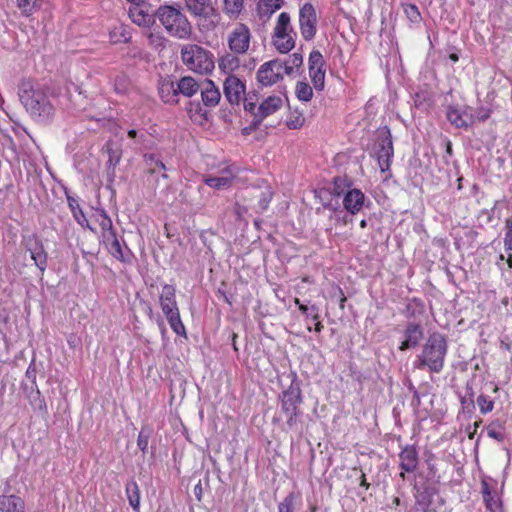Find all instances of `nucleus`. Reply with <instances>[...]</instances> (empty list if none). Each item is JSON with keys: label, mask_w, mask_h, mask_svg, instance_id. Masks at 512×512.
I'll list each match as a JSON object with an SVG mask.
<instances>
[{"label": "nucleus", "mask_w": 512, "mask_h": 512, "mask_svg": "<svg viewBox=\"0 0 512 512\" xmlns=\"http://www.w3.org/2000/svg\"><path fill=\"white\" fill-rule=\"evenodd\" d=\"M19 98L35 122L48 124L53 120L56 113L55 98L40 86L23 81L19 88Z\"/></svg>", "instance_id": "nucleus-1"}, {"label": "nucleus", "mask_w": 512, "mask_h": 512, "mask_svg": "<svg viewBox=\"0 0 512 512\" xmlns=\"http://www.w3.org/2000/svg\"><path fill=\"white\" fill-rule=\"evenodd\" d=\"M165 31L174 38L188 40L192 36V25L183 11L173 5H161L156 12Z\"/></svg>", "instance_id": "nucleus-2"}, {"label": "nucleus", "mask_w": 512, "mask_h": 512, "mask_svg": "<svg viewBox=\"0 0 512 512\" xmlns=\"http://www.w3.org/2000/svg\"><path fill=\"white\" fill-rule=\"evenodd\" d=\"M447 354V340L440 333H433L426 341L421 354L414 363L418 369L427 368L430 372L438 373L444 366Z\"/></svg>", "instance_id": "nucleus-3"}, {"label": "nucleus", "mask_w": 512, "mask_h": 512, "mask_svg": "<svg viewBox=\"0 0 512 512\" xmlns=\"http://www.w3.org/2000/svg\"><path fill=\"white\" fill-rule=\"evenodd\" d=\"M181 59L189 70L199 74H207L214 69V55L196 44L183 45Z\"/></svg>", "instance_id": "nucleus-4"}, {"label": "nucleus", "mask_w": 512, "mask_h": 512, "mask_svg": "<svg viewBox=\"0 0 512 512\" xmlns=\"http://www.w3.org/2000/svg\"><path fill=\"white\" fill-rule=\"evenodd\" d=\"M296 32L291 24L290 15L282 12L278 15L272 34V44L282 54L290 52L295 47Z\"/></svg>", "instance_id": "nucleus-5"}, {"label": "nucleus", "mask_w": 512, "mask_h": 512, "mask_svg": "<svg viewBox=\"0 0 512 512\" xmlns=\"http://www.w3.org/2000/svg\"><path fill=\"white\" fill-rule=\"evenodd\" d=\"M293 379L291 385L281 394V410L286 416V424L289 428H293L297 423L299 414V405L302 403L301 388L297 382V376L292 374Z\"/></svg>", "instance_id": "nucleus-6"}, {"label": "nucleus", "mask_w": 512, "mask_h": 512, "mask_svg": "<svg viewBox=\"0 0 512 512\" xmlns=\"http://www.w3.org/2000/svg\"><path fill=\"white\" fill-rule=\"evenodd\" d=\"M251 39V31L249 27L243 23L235 24L226 36V42L230 52L236 55H244L249 51Z\"/></svg>", "instance_id": "nucleus-7"}, {"label": "nucleus", "mask_w": 512, "mask_h": 512, "mask_svg": "<svg viewBox=\"0 0 512 512\" xmlns=\"http://www.w3.org/2000/svg\"><path fill=\"white\" fill-rule=\"evenodd\" d=\"M285 65L282 60L273 59L260 65L256 72L257 83L262 87H270L284 78Z\"/></svg>", "instance_id": "nucleus-8"}, {"label": "nucleus", "mask_w": 512, "mask_h": 512, "mask_svg": "<svg viewBox=\"0 0 512 512\" xmlns=\"http://www.w3.org/2000/svg\"><path fill=\"white\" fill-rule=\"evenodd\" d=\"M394 155L393 143L390 130L385 128L378 134L376 156L381 172L390 169L392 158Z\"/></svg>", "instance_id": "nucleus-9"}, {"label": "nucleus", "mask_w": 512, "mask_h": 512, "mask_svg": "<svg viewBox=\"0 0 512 512\" xmlns=\"http://www.w3.org/2000/svg\"><path fill=\"white\" fill-rule=\"evenodd\" d=\"M299 29L305 40L309 41L315 37L317 16L315 8L310 3H305L299 10Z\"/></svg>", "instance_id": "nucleus-10"}, {"label": "nucleus", "mask_w": 512, "mask_h": 512, "mask_svg": "<svg viewBox=\"0 0 512 512\" xmlns=\"http://www.w3.org/2000/svg\"><path fill=\"white\" fill-rule=\"evenodd\" d=\"M447 119L456 128L467 129L475 123L473 109L469 106L451 105L447 108Z\"/></svg>", "instance_id": "nucleus-11"}, {"label": "nucleus", "mask_w": 512, "mask_h": 512, "mask_svg": "<svg viewBox=\"0 0 512 512\" xmlns=\"http://www.w3.org/2000/svg\"><path fill=\"white\" fill-rule=\"evenodd\" d=\"M224 95L232 105H238L245 97L246 86L235 75H229L223 85Z\"/></svg>", "instance_id": "nucleus-12"}, {"label": "nucleus", "mask_w": 512, "mask_h": 512, "mask_svg": "<svg viewBox=\"0 0 512 512\" xmlns=\"http://www.w3.org/2000/svg\"><path fill=\"white\" fill-rule=\"evenodd\" d=\"M160 303L167 320H180L179 310L175 301L174 286L166 284L162 287Z\"/></svg>", "instance_id": "nucleus-13"}, {"label": "nucleus", "mask_w": 512, "mask_h": 512, "mask_svg": "<svg viewBox=\"0 0 512 512\" xmlns=\"http://www.w3.org/2000/svg\"><path fill=\"white\" fill-rule=\"evenodd\" d=\"M245 194L250 197V202L245 210L253 209L256 212H262L267 209L269 202L272 198L270 188H252L245 191Z\"/></svg>", "instance_id": "nucleus-14"}, {"label": "nucleus", "mask_w": 512, "mask_h": 512, "mask_svg": "<svg viewBox=\"0 0 512 512\" xmlns=\"http://www.w3.org/2000/svg\"><path fill=\"white\" fill-rule=\"evenodd\" d=\"M287 100L285 94L282 95H271L264 99L257 108L256 117L260 120L274 114L284 105Z\"/></svg>", "instance_id": "nucleus-15"}, {"label": "nucleus", "mask_w": 512, "mask_h": 512, "mask_svg": "<svg viewBox=\"0 0 512 512\" xmlns=\"http://www.w3.org/2000/svg\"><path fill=\"white\" fill-rule=\"evenodd\" d=\"M186 10L197 19H207L215 12L211 0H184Z\"/></svg>", "instance_id": "nucleus-16"}, {"label": "nucleus", "mask_w": 512, "mask_h": 512, "mask_svg": "<svg viewBox=\"0 0 512 512\" xmlns=\"http://www.w3.org/2000/svg\"><path fill=\"white\" fill-rule=\"evenodd\" d=\"M103 243L107 247L109 253L116 259L126 262L129 260V250L128 248L120 243L119 239L116 236V233H108L107 236L102 238Z\"/></svg>", "instance_id": "nucleus-17"}, {"label": "nucleus", "mask_w": 512, "mask_h": 512, "mask_svg": "<svg viewBox=\"0 0 512 512\" xmlns=\"http://www.w3.org/2000/svg\"><path fill=\"white\" fill-rule=\"evenodd\" d=\"M424 332L420 323L411 322L404 331V340L400 345L401 350H406L418 345Z\"/></svg>", "instance_id": "nucleus-18"}, {"label": "nucleus", "mask_w": 512, "mask_h": 512, "mask_svg": "<svg viewBox=\"0 0 512 512\" xmlns=\"http://www.w3.org/2000/svg\"><path fill=\"white\" fill-rule=\"evenodd\" d=\"M236 174L235 167H228L221 171L219 176L207 177L204 182L207 186L214 189H225L231 186Z\"/></svg>", "instance_id": "nucleus-19"}, {"label": "nucleus", "mask_w": 512, "mask_h": 512, "mask_svg": "<svg viewBox=\"0 0 512 512\" xmlns=\"http://www.w3.org/2000/svg\"><path fill=\"white\" fill-rule=\"evenodd\" d=\"M365 201L364 193L359 189H350L346 192L343 198L344 208L351 214L358 213Z\"/></svg>", "instance_id": "nucleus-20"}, {"label": "nucleus", "mask_w": 512, "mask_h": 512, "mask_svg": "<svg viewBox=\"0 0 512 512\" xmlns=\"http://www.w3.org/2000/svg\"><path fill=\"white\" fill-rule=\"evenodd\" d=\"M400 468L405 472H413L418 465V452L413 445L405 446L399 454Z\"/></svg>", "instance_id": "nucleus-21"}, {"label": "nucleus", "mask_w": 512, "mask_h": 512, "mask_svg": "<svg viewBox=\"0 0 512 512\" xmlns=\"http://www.w3.org/2000/svg\"><path fill=\"white\" fill-rule=\"evenodd\" d=\"M159 96L167 104L178 103V93L176 84L169 78H163L159 81Z\"/></svg>", "instance_id": "nucleus-22"}, {"label": "nucleus", "mask_w": 512, "mask_h": 512, "mask_svg": "<svg viewBox=\"0 0 512 512\" xmlns=\"http://www.w3.org/2000/svg\"><path fill=\"white\" fill-rule=\"evenodd\" d=\"M201 97L202 101L206 106H216L219 103L220 100V91L215 86L214 82L211 80L206 79L201 84Z\"/></svg>", "instance_id": "nucleus-23"}, {"label": "nucleus", "mask_w": 512, "mask_h": 512, "mask_svg": "<svg viewBox=\"0 0 512 512\" xmlns=\"http://www.w3.org/2000/svg\"><path fill=\"white\" fill-rule=\"evenodd\" d=\"M239 55H236L232 52L226 53L219 57L218 59V68L221 72L224 74L233 75L235 71H237L240 68L241 61L238 57Z\"/></svg>", "instance_id": "nucleus-24"}, {"label": "nucleus", "mask_w": 512, "mask_h": 512, "mask_svg": "<svg viewBox=\"0 0 512 512\" xmlns=\"http://www.w3.org/2000/svg\"><path fill=\"white\" fill-rule=\"evenodd\" d=\"M483 499L489 512H502L501 501L496 493L490 489L489 483L486 480L482 481Z\"/></svg>", "instance_id": "nucleus-25"}, {"label": "nucleus", "mask_w": 512, "mask_h": 512, "mask_svg": "<svg viewBox=\"0 0 512 512\" xmlns=\"http://www.w3.org/2000/svg\"><path fill=\"white\" fill-rule=\"evenodd\" d=\"M0 512H25L24 502L15 495L0 496Z\"/></svg>", "instance_id": "nucleus-26"}, {"label": "nucleus", "mask_w": 512, "mask_h": 512, "mask_svg": "<svg viewBox=\"0 0 512 512\" xmlns=\"http://www.w3.org/2000/svg\"><path fill=\"white\" fill-rule=\"evenodd\" d=\"M176 86L178 95L181 94L185 97H192L201 87L194 78L189 76L182 77Z\"/></svg>", "instance_id": "nucleus-27"}, {"label": "nucleus", "mask_w": 512, "mask_h": 512, "mask_svg": "<svg viewBox=\"0 0 512 512\" xmlns=\"http://www.w3.org/2000/svg\"><path fill=\"white\" fill-rule=\"evenodd\" d=\"M306 119L303 111L298 108H289L285 125L291 130H299L305 125Z\"/></svg>", "instance_id": "nucleus-28"}, {"label": "nucleus", "mask_w": 512, "mask_h": 512, "mask_svg": "<svg viewBox=\"0 0 512 512\" xmlns=\"http://www.w3.org/2000/svg\"><path fill=\"white\" fill-rule=\"evenodd\" d=\"M31 259L35 265L43 272L47 265V253L44 250L42 243L39 240H35V246L29 248Z\"/></svg>", "instance_id": "nucleus-29"}, {"label": "nucleus", "mask_w": 512, "mask_h": 512, "mask_svg": "<svg viewBox=\"0 0 512 512\" xmlns=\"http://www.w3.org/2000/svg\"><path fill=\"white\" fill-rule=\"evenodd\" d=\"M129 17L131 21L138 26L149 27L153 23L152 16L139 6H135L129 10Z\"/></svg>", "instance_id": "nucleus-30"}, {"label": "nucleus", "mask_w": 512, "mask_h": 512, "mask_svg": "<svg viewBox=\"0 0 512 512\" xmlns=\"http://www.w3.org/2000/svg\"><path fill=\"white\" fill-rule=\"evenodd\" d=\"M93 216L101 228V238L115 232L111 218L103 209H96Z\"/></svg>", "instance_id": "nucleus-31"}, {"label": "nucleus", "mask_w": 512, "mask_h": 512, "mask_svg": "<svg viewBox=\"0 0 512 512\" xmlns=\"http://www.w3.org/2000/svg\"><path fill=\"white\" fill-rule=\"evenodd\" d=\"M244 9V0H223V12L231 19L240 16Z\"/></svg>", "instance_id": "nucleus-32"}, {"label": "nucleus", "mask_w": 512, "mask_h": 512, "mask_svg": "<svg viewBox=\"0 0 512 512\" xmlns=\"http://www.w3.org/2000/svg\"><path fill=\"white\" fill-rule=\"evenodd\" d=\"M126 495L133 510L138 511L140 506V490L134 480L126 484Z\"/></svg>", "instance_id": "nucleus-33"}, {"label": "nucleus", "mask_w": 512, "mask_h": 512, "mask_svg": "<svg viewBox=\"0 0 512 512\" xmlns=\"http://www.w3.org/2000/svg\"><path fill=\"white\" fill-rule=\"evenodd\" d=\"M43 4V0H16V5L21 14L28 17L38 11Z\"/></svg>", "instance_id": "nucleus-34"}, {"label": "nucleus", "mask_w": 512, "mask_h": 512, "mask_svg": "<svg viewBox=\"0 0 512 512\" xmlns=\"http://www.w3.org/2000/svg\"><path fill=\"white\" fill-rule=\"evenodd\" d=\"M109 39L113 44L126 43L130 39V34L124 25L119 24L110 29Z\"/></svg>", "instance_id": "nucleus-35"}, {"label": "nucleus", "mask_w": 512, "mask_h": 512, "mask_svg": "<svg viewBox=\"0 0 512 512\" xmlns=\"http://www.w3.org/2000/svg\"><path fill=\"white\" fill-rule=\"evenodd\" d=\"M69 207L72 211L73 217L76 220V222L81 225L83 228H88L90 230H93V228L89 225V222L80 208L78 202L74 199H68Z\"/></svg>", "instance_id": "nucleus-36"}, {"label": "nucleus", "mask_w": 512, "mask_h": 512, "mask_svg": "<svg viewBox=\"0 0 512 512\" xmlns=\"http://www.w3.org/2000/svg\"><path fill=\"white\" fill-rule=\"evenodd\" d=\"M283 0H260L258 11L263 16H270L281 8Z\"/></svg>", "instance_id": "nucleus-37"}, {"label": "nucleus", "mask_w": 512, "mask_h": 512, "mask_svg": "<svg viewBox=\"0 0 512 512\" xmlns=\"http://www.w3.org/2000/svg\"><path fill=\"white\" fill-rule=\"evenodd\" d=\"M295 95L299 101L309 102L313 97V89L308 83L299 81L295 86Z\"/></svg>", "instance_id": "nucleus-38"}, {"label": "nucleus", "mask_w": 512, "mask_h": 512, "mask_svg": "<svg viewBox=\"0 0 512 512\" xmlns=\"http://www.w3.org/2000/svg\"><path fill=\"white\" fill-rule=\"evenodd\" d=\"M303 63V56L300 53H293L289 56L286 61H282V64L285 65V74L291 75L294 73V70L300 67Z\"/></svg>", "instance_id": "nucleus-39"}, {"label": "nucleus", "mask_w": 512, "mask_h": 512, "mask_svg": "<svg viewBox=\"0 0 512 512\" xmlns=\"http://www.w3.org/2000/svg\"><path fill=\"white\" fill-rule=\"evenodd\" d=\"M309 76L316 90H322L325 83L324 67L309 69Z\"/></svg>", "instance_id": "nucleus-40"}, {"label": "nucleus", "mask_w": 512, "mask_h": 512, "mask_svg": "<svg viewBox=\"0 0 512 512\" xmlns=\"http://www.w3.org/2000/svg\"><path fill=\"white\" fill-rule=\"evenodd\" d=\"M505 252L507 254V263L512 268V220L507 222V231L504 238Z\"/></svg>", "instance_id": "nucleus-41"}, {"label": "nucleus", "mask_w": 512, "mask_h": 512, "mask_svg": "<svg viewBox=\"0 0 512 512\" xmlns=\"http://www.w3.org/2000/svg\"><path fill=\"white\" fill-rule=\"evenodd\" d=\"M476 403L482 414L490 413L494 408V401L483 394L477 397Z\"/></svg>", "instance_id": "nucleus-42"}, {"label": "nucleus", "mask_w": 512, "mask_h": 512, "mask_svg": "<svg viewBox=\"0 0 512 512\" xmlns=\"http://www.w3.org/2000/svg\"><path fill=\"white\" fill-rule=\"evenodd\" d=\"M297 496L294 493H289L282 502L278 505L279 512H293Z\"/></svg>", "instance_id": "nucleus-43"}, {"label": "nucleus", "mask_w": 512, "mask_h": 512, "mask_svg": "<svg viewBox=\"0 0 512 512\" xmlns=\"http://www.w3.org/2000/svg\"><path fill=\"white\" fill-rule=\"evenodd\" d=\"M404 12L407 18L413 23H417L421 19V15L418 8L413 4H406L404 6Z\"/></svg>", "instance_id": "nucleus-44"}, {"label": "nucleus", "mask_w": 512, "mask_h": 512, "mask_svg": "<svg viewBox=\"0 0 512 512\" xmlns=\"http://www.w3.org/2000/svg\"><path fill=\"white\" fill-rule=\"evenodd\" d=\"M309 69L324 67V59L319 51H312L309 55Z\"/></svg>", "instance_id": "nucleus-45"}, {"label": "nucleus", "mask_w": 512, "mask_h": 512, "mask_svg": "<svg viewBox=\"0 0 512 512\" xmlns=\"http://www.w3.org/2000/svg\"><path fill=\"white\" fill-rule=\"evenodd\" d=\"M31 405L34 409L42 412H46L47 410L46 402L43 398H41L40 391L38 389L36 390V397L31 400Z\"/></svg>", "instance_id": "nucleus-46"}, {"label": "nucleus", "mask_w": 512, "mask_h": 512, "mask_svg": "<svg viewBox=\"0 0 512 512\" xmlns=\"http://www.w3.org/2000/svg\"><path fill=\"white\" fill-rule=\"evenodd\" d=\"M167 324L175 334L182 336L184 339L187 338L183 322H167Z\"/></svg>", "instance_id": "nucleus-47"}, {"label": "nucleus", "mask_w": 512, "mask_h": 512, "mask_svg": "<svg viewBox=\"0 0 512 512\" xmlns=\"http://www.w3.org/2000/svg\"><path fill=\"white\" fill-rule=\"evenodd\" d=\"M490 114L491 110L489 108L479 107L474 114L475 121H485L490 117Z\"/></svg>", "instance_id": "nucleus-48"}, {"label": "nucleus", "mask_w": 512, "mask_h": 512, "mask_svg": "<svg viewBox=\"0 0 512 512\" xmlns=\"http://www.w3.org/2000/svg\"><path fill=\"white\" fill-rule=\"evenodd\" d=\"M145 160L148 165H155L160 169H165L164 163L154 154L145 155Z\"/></svg>", "instance_id": "nucleus-49"}, {"label": "nucleus", "mask_w": 512, "mask_h": 512, "mask_svg": "<svg viewBox=\"0 0 512 512\" xmlns=\"http://www.w3.org/2000/svg\"><path fill=\"white\" fill-rule=\"evenodd\" d=\"M121 159V153L119 151L109 150V164L112 166H116Z\"/></svg>", "instance_id": "nucleus-50"}, {"label": "nucleus", "mask_w": 512, "mask_h": 512, "mask_svg": "<svg viewBox=\"0 0 512 512\" xmlns=\"http://www.w3.org/2000/svg\"><path fill=\"white\" fill-rule=\"evenodd\" d=\"M26 377L31 381L33 385H36V370L33 367V364H30L27 371Z\"/></svg>", "instance_id": "nucleus-51"}, {"label": "nucleus", "mask_w": 512, "mask_h": 512, "mask_svg": "<svg viewBox=\"0 0 512 512\" xmlns=\"http://www.w3.org/2000/svg\"><path fill=\"white\" fill-rule=\"evenodd\" d=\"M137 445L143 452L147 449L148 440L144 438L141 433L138 436Z\"/></svg>", "instance_id": "nucleus-52"}, {"label": "nucleus", "mask_w": 512, "mask_h": 512, "mask_svg": "<svg viewBox=\"0 0 512 512\" xmlns=\"http://www.w3.org/2000/svg\"><path fill=\"white\" fill-rule=\"evenodd\" d=\"M244 108L246 111H248L256 116L258 107L256 106L255 103L245 101Z\"/></svg>", "instance_id": "nucleus-53"}, {"label": "nucleus", "mask_w": 512, "mask_h": 512, "mask_svg": "<svg viewBox=\"0 0 512 512\" xmlns=\"http://www.w3.org/2000/svg\"><path fill=\"white\" fill-rule=\"evenodd\" d=\"M488 436L490 438H493V439H496V440H502V435L500 432L494 430V429H489L488 432H487Z\"/></svg>", "instance_id": "nucleus-54"}, {"label": "nucleus", "mask_w": 512, "mask_h": 512, "mask_svg": "<svg viewBox=\"0 0 512 512\" xmlns=\"http://www.w3.org/2000/svg\"><path fill=\"white\" fill-rule=\"evenodd\" d=\"M194 494L196 496V498L198 500L201 499V495H202V487H201V483H198L195 488H194Z\"/></svg>", "instance_id": "nucleus-55"}, {"label": "nucleus", "mask_w": 512, "mask_h": 512, "mask_svg": "<svg viewBox=\"0 0 512 512\" xmlns=\"http://www.w3.org/2000/svg\"><path fill=\"white\" fill-rule=\"evenodd\" d=\"M128 136L132 139H136L138 137V131L135 129H130L128 131Z\"/></svg>", "instance_id": "nucleus-56"}, {"label": "nucleus", "mask_w": 512, "mask_h": 512, "mask_svg": "<svg viewBox=\"0 0 512 512\" xmlns=\"http://www.w3.org/2000/svg\"><path fill=\"white\" fill-rule=\"evenodd\" d=\"M360 485H361L362 487H365L366 489H367V488H368V486H369V484H368V483H367V481H366V478H365V475H364V474H362V475H361V482H360Z\"/></svg>", "instance_id": "nucleus-57"}, {"label": "nucleus", "mask_w": 512, "mask_h": 512, "mask_svg": "<svg viewBox=\"0 0 512 512\" xmlns=\"http://www.w3.org/2000/svg\"><path fill=\"white\" fill-rule=\"evenodd\" d=\"M449 58H450V60H451L452 62H454V63H455V62H457V61L459 60L458 55H457V54H455V53L450 54Z\"/></svg>", "instance_id": "nucleus-58"}, {"label": "nucleus", "mask_w": 512, "mask_h": 512, "mask_svg": "<svg viewBox=\"0 0 512 512\" xmlns=\"http://www.w3.org/2000/svg\"><path fill=\"white\" fill-rule=\"evenodd\" d=\"M164 323L165 322H160L159 323V328H160L162 334H164L166 332V327L164 326Z\"/></svg>", "instance_id": "nucleus-59"}, {"label": "nucleus", "mask_w": 512, "mask_h": 512, "mask_svg": "<svg viewBox=\"0 0 512 512\" xmlns=\"http://www.w3.org/2000/svg\"><path fill=\"white\" fill-rule=\"evenodd\" d=\"M341 179H335L334 181V186H335V192L340 195V192L337 190V187H338V182H340Z\"/></svg>", "instance_id": "nucleus-60"}, {"label": "nucleus", "mask_w": 512, "mask_h": 512, "mask_svg": "<svg viewBox=\"0 0 512 512\" xmlns=\"http://www.w3.org/2000/svg\"><path fill=\"white\" fill-rule=\"evenodd\" d=\"M321 330V322L317 321L315 322V331L319 332Z\"/></svg>", "instance_id": "nucleus-61"}, {"label": "nucleus", "mask_w": 512, "mask_h": 512, "mask_svg": "<svg viewBox=\"0 0 512 512\" xmlns=\"http://www.w3.org/2000/svg\"><path fill=\"white\" fill-rule=\"evenodd\" d=\"M451 151H452L451 143L448 142L447 143V153L451 154Z\"/></svg>", "instance_id": "nucleus-62"}, {"label": "nucleus", "mask_w": 512, "mask_h": 512, "mask_svg": "<svg viewBox=\"0 0 512 512\" xmlns=\"http://www.w3.org/2000/svg\"><path fill=\"white\" fill-rule=\"evenodd\" d=\"M366 225H367L366 220L363 219V220L360 221V227L361 228H365Z\"/></svg>", "instance_id": "nucleus-63"}, {"label": "nucleus", "mask_w": 512, "mask_h": 512, "mask_svg": "<svg viewBox=\"0 0 512 512\" xmlns=\"http://www.w3.org/2000/svg\"><path fill=\"white\" fill-rule=\"evenodd\" d=\"M415 105H416V106H421V102H420V101H418V99H415Z\"/></svg>", "instance_id": "nucleus-64"}]
</instances>
